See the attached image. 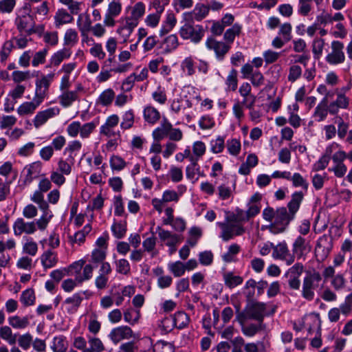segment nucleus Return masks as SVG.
<instances>
[{
	"label": "nucleus",
	"instance_id": "62",
	"mask_svg": "<svg viewBox=\"0 0 352 352\" xmlns=\"http://www.w3.org/2000/svg\"><path fill=\"white\" fill-rule=\"evenodd\" d=\"M15 4V0H1L0 1V12L2 13H10L12 12Z\"/></svg>",
	"mask_w": 352,
	"mask_h": 352
},
{
	"label": "nucleus",
	"instance_id": "17",
	"mask_svg": "<svg viewBox=\"0 0 352 352\" xmlns=\"http://www.w3.org/2000/svg\"><path fill=\"white\" fill-rule=\"evenodd\" d=\"M72 14H72L70 12H68L65 9L58 10L54 16L56 26L59 27L64 24L72 22L74 20Z\"/></svg>",
	"mask_w": 352,
	"mask_h": 352
},
{
	"label": "nucleus",
	"instance_id": "28",
	"mask_svg": "<svg viewBox=\"0 0 352 352\" xmlns=\"http://www.w3.org/2000/svg\"><path fill=\"white\" fill-rule=\"evenodd\" d=\"M14 47L13 40L6 41L0 50V61L5 63Z\"/></svg>",
	"mask_w": 352,
	"mask_h": 352
},
{
	"label": "nucleus",
	"instance_id": "22",
	"mask_svg": "<svg viewBox=\"0 0 352 352\" xmlns=\"http://www.w3.org/2000/svg\"><path fill=\"white\" fill-rule=\"evenodd\" d=\"M176 23L177 19L175 14L173 12L168 13L162 27L160 30V35L163 36L170 32L175 26Z\"/></svg>",
	"mask_w": 352,
	"mask_h": 352
},
{
	"label": "nucleus",
	"instance_id": "10",
	"mask_svg": "<svg viewBox=\"0 0 352 352\" xmlns=\"http://www.w3.org/2000/svg\"><path fill=\"white\" fill-rule=\"evenodd\" d=\"M273 249L272 256L276 259L286 261L287 265H291L294 261V256L290 254L285 242L280 243L276 245L272 244Z\"/></svg>",
	"mask_w": 352,
	"mask_h": 352
},
{
	"label": "nucleus",
	"instance_id": "49",
	"mask_svg": "<svg viewBox=\"0 0 352 352\" xmlns=\"http://www.w3.org/2000/svg\"><path fill=\"white\" fill-rule=\"evenodd\" d=\"M192 11L195 14V21H200L208 15L209 8L204 5H197Z\"/></svg>",
	"mask_w": 352,
	"mask_h": 352
},
{
	"label": "nucleus",
	"instance_id": "55",
	"mask_svg": "<svg viewBox=\"0 0 352 352\" xmlns=\"http://www.w3.org/2000/svg\"><path fill=\"white\" fill-rule=\"evenodd\" d=\"M311 0H299L298 12L302 16H308L312 7Z\"/></svg>",
	"mask_w": 352,
	"mask_h": 352
},
{
	"label": "nucleus",
	"instance_id": "41",
	"mask_svg": "<svg viewBox=\"0 0 352 352\" xmlns=\"http://www.w3.org/2000/svg\"><path fill=\"white\" fill-rule=\"evenodd\" d=\"M151 232L153 233V236L146 239L143 241L142 245L144 248V250L148 252H152L151 256L154 257L157 254V252L154 251L156 245V238L153 236L154 233L152 232V228L151 229Z\"/></svg>",
	"mask_w": 352,
	"mask_h": 352
},
{
	"label": "nucleus",
	"instance_id": "29",
	"mask_svg": "<svg viewBox=\"0 0 352 352\" xmlns=\"http://www.w3.org/2000/svg\"><path fill=\"white\" fill-rule=\"evenodd\" d=\"M78 41V32L74 29H68L64 35V45L66 47L74 46Z\"/></svg>",
	"mask_w": 352,
	"mask_h": 352
},
{
	"label": "nucleus",
	"instance_id": "35",
	"mask_svg": "<svg viewBox=\"0 0 352 352\" xmlns=\"http://www.w3.org/2000/svg\"><path fill=\"white\" fill-rule=\"evenodd\" d=\"M95 265L91 264V263L86 264L82 267V274L80 275L76 276V280L78 283H82L85 280H89L93 276L94 269L95 268Z\"/></svg>",
	"mask_w": 352,
	"mask_h": 352
},
{
	"label": "nucleus",
	"instance_id": "56",
	"mask_svg": "<svg viewBox=\"0 0 352 352\" xmlns=\"http://www.w3.org/2000/svg\"><path fill=\"white\" fill-rule=\"evenodd\" d=\"M59 1L66 6L72 14H78L80 10V3L74 0H59Z\"/></svg>",
	"mask_w": 352,
	"mask_h": 352
},
{
	"label": "nucleus",
	"instance_id": "58",
	"mask_svg": "<svg viewBox=\"0 0 352 352\" xmlns=\"http://www.w3.org/2000/svg\"><path fill=\"white\" fill-rule=\"evenodd\" d=\"M228 152L232 155H237L241 151V142L236 139H232L227 142Z\"/></svg>",
	"mask_w": 352,
	"mask_h": 352
},
{
	"label": "nucleus",
	"instance_id": "64",
	"mask_svg": "<svg viewBox=\"0 0 352 352\" xmlns=\"http://www.w3.org/2000/svg\"><path fill=\"white\" fill-rule=\"evenodd\" d=\"M111 230L116 238L121 239L126 233V225L121 223H115L112 226Z\"/></svg>",
	"mask_w": 352,
	"mask_h": 352
},
{
	"label": "nucleus",
	"instance_id": "32",
	"mask_svg": "<svg viewBox=\"0 0 352 352\" xmlns=\"http://www.w3.org/2000/svg\"><path fill=\"white\" fill-rule=\"evenodd\" d=\"M241 247L236 244L233 243L228 248V252L222 256L223 260L226 263H231L235 261V256L240 252Z\"/></svg>",
	"mask_w": 352,
	"mask_h": 352
},
{
	"label": "nucleus",
	"instance_id": "43",
	"mask_svg": "<svg viewBox=\"0 0 352 352\" xmlns=\"http://www.w3.org/2000/svg\"><path fill=\"white\" fill-rule=\"evenodd\" d=\"M225 284L230 288H233L243 282V278L239 276H235L232 273H228L224 275Z\"/></svg>",
	"mask_w": 352,
	"mask_h": 352
},
{
	"label": "nucleus",
	"instance_id": "1",
	"mask_svg": "<svg viewBox=\"0 0 352 352\" xmlns=\"http://www.w3.org/2000/svg\"><path fill=\"white\" fill-rule=\"evenodd\" d=\"M54 76V73H51L37 80L34 98L32 101L23 103L19 110H34L38 108L47 96L50 84Z\"/></svg>",
	"mask_w": 352,
	"mask_h": 352
},
{
	"label": "nucleus",
	"instance_id": "25",
	"mask_svg": "<svg viewBox=\"0 0 352 352\" xmlns=\"http://www.w3.org/2000/svg\"><path fill=\"white\" fill-rule=\"evenodd\" d=\"M33 77L30 71L15 70L12 73L11 78L16 85H21V82H27Z\"/></svg>",
	"mask_w": 352,
	"mask_h": 352
},
{
	"label": "nucleus",
	"instance_id": "54",
	"mask_svg": "<svg viewBox=\"0 0 352 352\" xmlns=\"http://www.w3.org/2000/svg\"><path fill=\"white\" fill-rule=\"evenodd\" d=\"M245 352H265V347L262 342H248L244 345Z\"/></svg>",
	"mask_w": 352,
	"mask_h": 352
},
{
	"label": "nucleus",
	"instance_id": "15",
	"mask_svg": "<svg viewBox=\"0 0 352 352\" xmlns=\"http://www.w3.org/2000/svg\"><path fill=\"white\" fill-rule=\"evenodd\" d=\"M265 305L263 302H252L246 307V314L249 318L254 319L261 323L264 317Z\"/></svg>",
	"mask_w": 352,
	"mask_h": 352
},
{
	"label": "nucleus",
	"instance_id": "34",
	"mask_svg": "<svg viewBox=\"0 0 352 352\" xmlns=\"http://www.w3.org/2000/svg\"><path fill=\"white\" fill-rule=\"evenodd\" d=\"M42 210L43 211L42 216L35 223V225L37 226L38 228L41 231L46 229L53 217V214L49 209Z\"/></svg>",
	"mask_w": 352,
	"mask_h": 352
},
{
	"label": "nucleus",
	"instance_id": "5",
	"mask_svg": "<svg viewBox=\"0 0 352 352\" xmlns=\"http://www.w3.org/2000/svg\"><path fill=\"white\" fill-rule=\"evenodd\" d=\"M331 51L327 54L326 60L330 65H339L345 60V55L343 52L344 44L338 41H333L331 44Z\"/></svg>",
	"mask_w": 352,
	"mask_h": 352
},
{
	"label": "nucleus",
	"instance_id": "9",
	"mask_svg": "<svg viewBox=\"0 0 352 352\" xmlns=\"http://www.w3.org/2000/svg\"><path fill=\"white\" fill-rule=\"evenodd\" d=\"M304 267L300 263H296L290 267L285 274L289 287L292 289L298 290L300 286V277L302 274Z\"/></svg>",
	"mask_w": 352,
	"mask_h": 352
},
{
	"label": "nucleus",
	"instance_id": "26",
	"mask_svg": "<svg viewBox=\"0 0 352 352\" xmlns=\"http://www.w3.org/2000/svg\"><path fill=\"white\" fill-rule=\"evenodd\" d=\"M171 124L166 121V119H164V122L162 124L161 127H158L155 129L153 132V137L155 140H161L165 136H166L171 129Z\"/></svg>",
	"mask_w": 352,
	"mask_h": 352
},
{
	"label": "nucleus",
	"instance_id": "23",
	"mask_svg": "<svg viewBox=\"0 0 352 352\" xmlns=\"http://www.w3.org/2000/svg\"><path fill=\"white\" fill-rule=\"evenodd\" d=\"M0 337L9 344L14 345L16 342L17 335L13 333L12 329L9 326L6 325L0 327Z\"/></svg>",
	"mask_w": 352,
	"mask_h": 352
},
{
	"label": "nucleus",
	"instance_id": "37",
	"mask_svg": "<svg viewBox=\"0 0 352 352\" xmlns=\"http://www.w3.org/2000/svg\"><path fill=\"white\" fill-rule=\"evenodd\" d=\"M41 169V164L39 162H34L26 166L24 170L26 171V179L32 181L34 176L38 174Z\"/></svg>",
	"mask_w": 352,
	"mask_h": 352
},
{
	"label": "nucleus",
	"instance_id": "60",
	"mask_svg": "<svg viewBox=\"0 0 352 352\" xmlns=\"http://www.w3.org/2000/svg\"><path fill=\"white\" fill-rule=\"evenodd\" d=\"M47 52V49L45 48L43 50L36 52L32 61V65L34 67H37L39 64L44 63Z\"/></svg>",
	"mask_w": 352,
	"mask_h": 352
},
{
	"label": "nucleus",
	"instance_id": "33",
	"mask_svg": "<svg viewBox=\"0 0 352 352\" xmlns=\"http://www.w3.org/2000/svg\"><path fill=\"white\" fill-rule=\"evenodd\" d=\"M107 252L104 249L96 248L93 250L89 262L97 267V265L105 261Z\"/></svg>",
	"mask_w": 352,
	"mask_h": 352
},
{
	"label": "nucleus",
	"instance_id": "59",
	"mask_svg": "<svg viewBox=\"0 0 352 352\" xmlns=\"http://www.w3.org/2000/svg\"><path fill=\"white\" fill-rule=\"evenodd\" d=\"M292 25L289 23H285L280 25L279 34L283 37L285 42H288L292 39Z\"/></svg>",
	"mask_w": 352,
	"mask_h": 352
},
{
	"label": "nucleus",
	"instance_id": "16",
	"mask_svg": "<svg viewBox=\"0 0 352 352\" xmlns=\"http://www.w3.org/2000/svg\"><path fill=\"white\" fill-rule=\"evenodd\" d=\"M138 23V22L129 19V17H126L122 25L118 28L117 33L123 38L124 43L127 41Z\"/></svg>",
	"mask_w": 352,
	"mask_h": 352
},
{
	"label": "nucleus",
	"instance_id": "18",
	"mask_svg": "<svg viewBox=\"0 0 352 352\" xmlns=\"http://www.w3.org/2000/svg\"><path fill=\"white\" fill-rule=\"evenodd\" d=\"M304 195L302 192H296L292 195V200L289 202L287 207L290 216L294 218L295 214L298 210L300 205L303 199Z\"/></svg>",
	"mask_w": 352,
	"mask_h": 352
},
{
	"label": "nucleus",
	"instance_id": "57",
	"mask_svg": "<svg viewBox=\"0 0 352 352\" xmlns=\"http://www.w3.org/2000/svg\"><path fill=\"white\" fill-rule=\"evenodd\" d=\"M90 54L95 58L102 60L105 58L106 54L104 52L102 45L98 43H94L90 49Z\"/></svg>",
	"mask_w": 352,
	"mask_h": 352
},
{
	"label": "nucleus",
	"instance_id": "61",
	"mask_svg": "<svg viewBox=\"0 0 352 352\" xmlns=\"http://www.w3.org/2000/svg\"><path fill=\"white\" fill-rule=\"evenodd\" d=\"M161 14L158 12L148 14L145 19V23L151 28H155L158 25L161 17Z\"/></svg>",
	"mask_w": 352,
	"mask_h": 352
},
{
	"label": "nucleus",
	"instance_id": "14",
	"mask_svg": "<svg viewBox=\"0 0 352 352\" xmlns=\"http://www.w3.org/2000/svg\"><path fill=\"white\" fill-rule=\"evenodd\" d=\"M206 45L208 49L214 50L217 56L221 59L229 51L230 45L221 41H217L214 38L210 37L206 40Z\"/></svg>",
	"mask_w": 352,
	"mask_h": 352
},
{
	"label": "nucleus",
	"instance_id": "31",
	"mask_svg": "<svg viewBox=\"0 0 352 352\" xmlns=\"http://www.w3.org/2000/svg\"><path fill=\"white\" fill-rule=\"evenodd\" d=\"M173 321L177 328L182 329L188 324L189 318L185 312L178 311L174 314Z\"/></svg>",
	"mask_w": 352,
	"mask_h": 352
},
{
	"label": "nucleus",
	"instance_id": "42",
	"mask_svg": "<svg viewBox=\"0 0 352 352\" xmlns=\"http://www.w3.org/2000/svg\"><path fill=\"white\" fill-rule=\"evenodd\" d=\"M168 270L175 277H179L184 274L186 271L185 265L181 261L170 263L168 265Z\"/></svg>",
	"mask_w": 352,
	"mask_h": 352
},
{
	"label": "nucleus",
	"instance_id": "27",
	"mask_svg": "<svg viewBox=\"0 0 352 352\" xmlns=\"http://www.w3.org/2000/svg\"><path fill=\"white\" fill-rule=\"evenodd\" d=\"M8 323L14 329H25L29 324V319L27 316H14L8 318Z\"/></svg>",
	"mask_w": 352,
	"mask_h": 352
},
{
	"label": "nucleus",
	"instance_id": "19",
	"mask_svg": "<svg viewBox=\"0 0 352 352\" xmlns=\"http://www.w3.org/2000/svg\"><path fill=\"white\" fill-rule=\"evenodd\" d=\"M82 301V298L79 294H74L73 296L66 298L64 305L67 307L69 313H74L77 311Z\"/></svg>",
	"mask_w": 352,
	"mask_h": 352
},
{
	"label": "nucleus",
	"instance_id": "6",
	"mask_svg": "<svg viewBox=\"0 0 352 352\" xmlns=\"http://www.w3.org/2000/svg\"><path fill=\"white\" fill-rule=\"evenodd\" d=\"M221 228V237L225 241L232 239L234 236H239L245 232L244 228L239 223L233 222L218 223Z\"/></svg>",
	"mask_w": 352,
	"mask_h": 352
},
{
	"label": "nucleus",
	"instance_id": "53",
	"mask_svg": "<svg viewBox=\"0 0 352 352\" xmlns=\"http://www.w3.org/2000/svg\"><path fill=\"white\" fill-rule=\"evenodd\" d=\"M116 271L119 274L126 275L130 272V264L124 258L119 259L116 261Z\"/></svg>",
	"mask_w": 352,
	"mask_h": 352
},
{
	"label": "nucleus",
	"instance_id": "50",
	"mask_svg": "<svg viewBox=\"0 0 352 352\" xmlns=\"http://www.w3.org/2000/svg\"><path fill=\"white\" fill-rule=\"evenodd\" d=\"M263 324L260 322L258 325L251 324L245 326V324L241 327L243 333L248 337L254 336L258 331L262 329Z\"/></svg>",
	"mask_w": 352,
	"mask_h": 352
},
{
	"label": "nucleus",
	"instance_id": "11",
	"mask_svg": "<svg viewBox=\"0 0 352 352\" xmlns=\"http://www.w3.org/2000/svg\"><path fill=\"white\" fill-rule=\"evenodd\" d=\"M134 337L132 329L128 326H120L114 328L109 333V338L115 344H118L122 340H128Z\"/></svg>",
	"mask_w": 352,
	"mask_h": 352
},
{
	"label": "nucleus",
	"instance_id": "39",
	"mask_svg": "<svg viewBox=\"0 0 352 352\" xmlns=\"http://www.w3.org/2000/svg\"><path fill=\"white\" fill-rule=\"evenodd\" d=\"M54 352H66L67 349V344L63 336L55 337L51 346Z\"/></svg>",
	"mask_w": 352,
	"mask_h": 352
},
{
	"label": "nucleus",
	"instance_id": "44",
	"mask_svg": "<svg viewBox=\"0 0 352 352\" xmlns=\"http://www.w3.org/2000/svg\"><path fill=\"white\" fill-rule=\"evenodd\" d=\"M91 226L90 224H87L82 230L77 232L74 236L72 241L74 243L80 245L84 243L86 236L91 232Z\"/></svg>",
	"mask_w": 352,
	"mask_h": 352
},
{
	"label": "nucleus",
	"instance_id": "63",
	"mask_svg": "<svg viewBox=\"0 0 352 352\" xmlns=\"http://www.w3.org/2000/svg\"><path fill=\"white\" fill-rule=\"evenodd\" d=\"M44 41L52 46L57 45L58 42V36L56 32H47L43 34Z\"/></svg>",
	"mask_w": 352,
	"mask_h": 352
},
{
	"label": "nucleus",
	"instance_id": "4",
	"mask_svg": "<svg viewBox=\"0 0 352 352\" xmlns=\"http://www.w3.org/2000/svg\"><path fill=\"white\" fill-rule=\"evenodd\" d=\"M179 33L183 39H190L195 43H199L204 36V30L201 26L194 27L190 23H185L182 26Z\"/></svg>",
	"mask_w": 352,
	"mask_h": 352
},
{
	"label": "nucleus",
	"instance_id": "20",
	"mask_svg": "<svg viewBox=\"0 0 352 352\" xmlns=\"http://www.w3.org/2000/svg\"><path fill=\"white\" fill-rule=\"evenodd\" d=\"M41 261L44 268H52L58 262L57 254L52 250H47L41 255Z\"/></svg>",
	"mask_w": 352,
	"mask_h": 352
},
{
	"label": "nucleus",
	"instance_id": "38",
	"mask_svg": "<svg viewBox=\"0 0 352 352\" xmlns=\"http://www.w3.org/2000/svg\"><path fill=\"white\" fill-rule=\"evenodd\" d=\"M145 9V5L142 2L136 3L132 8L131 16L129 19L138 22V20L144 14Z\"/></svg>",
	"mask_w": 352,
	"mask_h": 352
},
{
	"label": "nucleus",
	"instance_id": "8",
	"mask_svg": "<svg viewBox=\"0 0 352 352\" xmlns=\"http://www.w3.org/2000/svg\"><path fill=\"white\" fill-rule=\"evenodd\" d=\"M122 6L119 0H112L107 7L104 18V24L107 27H113L116 25L115 18L120 15Z\"/></svg>",
	"mask_w": 352,
	"mask_h": 352
},
{
	"label": "nucleus",
	"instance_id": "24",
	"mask_svg": "<svg viewBox=\"0 0 352 352\" xmlns=\"http://www.w3.org/2000/svg\"><path fill=\"white\" fill-rule=\"evenodd\" d=\"M32 19L31 16H22L16 20L17 28L19 31H25L31 34L33 30L32 28Z\"/></svg>",
	"mask_w": 352,
	"mask_h": 352
},
{
	"label": "nucleus",
	"instance_id": "2",
	"mask_svg": "<svg viewBox=\"0 0 352 352\" xmlns=\"http://www.w3.org/2000/svg\"><path fill=\"white\" fill-rule=\"evenodd\" d=\"M322 276L318 272L307 271L302 280V296L307 300H312L315 296V291L319 287Z\"/></svg>",
	"mask_w": 352,
	"mask_h": 352
},
{
	"label": "nucleus",
	"instance_id": "40",
	"mask_svg": "<svg viewBox=\"0 0 352 352\" xmlns=\"http://www.w3.org/2000/svg\"><path fill=\"white\" fill-rule=\"evenodd\" d=\"M59 98L60 104L64 107H67L77 99V94L76 91H65Z\"/></svg>",
	"mask_w": 352,
	"mask_h": 352
},
{
	"label": "nucleus",
	"instance_id": "30",
	"mask_svg": "<svg viewBox=\"0 0 352 352\" xmlns=\"http://www.w3.org/2000/svg\"><path fill=\"white\" fill-rule=\"evenodd\" d=\"M241 32V26L237 23L232 25V28L228 29L223 36L226 43L230 45L233 43L235 36L240 34Z\"/></svg>",
	"mask_w": 352,
	"mask_h": 352
},
{
	"label": "nucleus",
	"instance_id": "51",
	"mask_svg": "<svg viewBox=\"0 0 352 352\" xmlns=\"http://www.w3.org/2000/svg\"><path fill=\"white\" fill-rule=\"evenodd\" d=\"M18 344L23 350H28L32 344L33 338L29 333L19 336L18 338Z\"/></svg>",
	"mask_w": 352,
	"mask_h": 352
},
{
	"label": "nucleus",
	"instance_id": "21",
	"mask_svg": "<svg viewBox=\"0 0 352 352\" xmlns=\"http://www.w3.org/2000/svg\"><path fill=\"white\" fill-rule=\"evenodd\" d=\"M71 55L72 51L69 47H65L60 50H58L52 56L50 60L51 64L54 66H58L63 60L69 58Z\"/></svg>",
	"mask_w": 352,
	"mask_h": 352
},
{
	"label": "nucleus",
	"instance_id": "3",
	"mask_svg": "<svg viewBox=\"0 0 352 352\" xmlns=\"http://www.w3.org/2000/svg\"><path fill=\"white\" fill-rule=\"evenodd\" d=\"M293 219L294 217L290 216L286 208H279L276 210L274 220L269 226V230L274 234L283 232Z\"/></svg>",
	"mask_w": 352,
	"mask_h": 352
},
{
	"label": "nucleus",
	"instance_id": "46",
	"mask_svg": "<svg viewBox=\"0 0 352 352\" xmlns=\"http://www.w3.org/2000/svg\"><path fill=\"white\" fill-rule=\"evenodd\" d=\"M154 352H174L173 345L164 340H158L153 346Z\"/></svg>",
	"mask_w": 352,
	"mask_h": 352
},
{
	"label": "nucleus",
	"instance_id": "45",
	"mask_svg": "<svg viewBox=\"0 0 352 352\" xmlns=\"http://www.w3.org/2000/svg\"><path fill=\"white\" fill-rule=\"evenodd\" d=\"M165 50L167 52L175 50L179 45L178 38L176 34H170L166 37L164 41Z\"/></svg>",
	"mask_w": 352,
	"mask_h": 352
},
{
	"label": "nucleus",
	"instance_id": "36",
	"mask_svg": "<svg viewBox=\"0 0 352 352\" xmlns=\"http://www.w3.org/2000/svg\"><path fill=\"white\" fill-rule=\"evenodd\" d=\"M115 97V94L111 89L104 90L97 100L98 104L103 106H107L111 104Z\"/></svg>",
	"mask_w": 352,
	"mask_h": 352
},
{
	"label": "nucleus",
	"instance_id": "47",
	"mask_svg": "<svg viewBox=\"0 0 352 352\" xmlns=\"http://www.w3.org/2000/svg\"><path fill=\"white\" fill-rule=\"evenodd\" d=\"M21 301L25 306H30L34 303L35 295L32 289H28L23 292L21 296Z\"/></svg>",
	"mask_w": 352,
	"mask_h": 352
},
{
	"label": "nucleus",
	"instance_id": "52",
	"mask_svg": "<svg viewBox=\"0 0 352 352\" xmlns=\"http://www.w3.org/2000/svg\"><path fill=\"white\" fill-rule=\"evenodd\" d=\"M54 115L53 111H40L34 119V126L38 128L43 124L48 118Z\"/></svg>",
	"mask_w": 352,
	"mask_h": 352
},
{
	"label": "nucleus",
	"instance_id": "48",
	"mask_svg": "<svg viewBox=\"0 0 352 352\" xmlns=\"http://www.w3.org/2000/svg\"><path fill=\"white\" fill-rule=\"evenodd\" d=\"M40 190L35 191L31 197V200L37 204L41 210H47L49 208L48 204L44 200V197Z\"/></svg>",
	"mask_w": 352,
	"mask_h": 352
},
{
	"label": "nucleus",
	"instance_id": "13",
	"mask_svg": "<svg viewBox=\"0 0 352 352\" xmlns=\"http://www.w3.org/2000/svg\"><path fill=\"white\" fill-rule=\"evenodd\" d=\"M311 247L309 242L302 236H298L292 245V255L298 258L305 256L311 251Z\"/></svg>",
	"mask_w": 352,
	"mask_h": 352
},
{
	"label": "nucleus",
	"instance_id": "7",
	"mask_svg": "<svg viewBox=\"0 0 352 352\" xmlns=\"http://www.w3.org/2000/svg\"><path fill=\"white\" fill-rule=\"evenodd\" d=\"M331 248L332 239L331 236L324 234L320 237L315 248V255L317 260L319 261H324Z\"/></svg>",
	"mask_w": 352,
	"mask_h": 352
},
{
	"label": "nucleus",
	"instance_id": "12",
	"mask_svg": "<svg viewBox=\"0 0 352 352\" xmlns=\"http://www.w3.org/2000/svg\"><path fill=\"white\" fill-rule=\"evenodd\" d=\"M14 234L16 236L22 234H32L36 231L34 221L26 222L22 218L16 220L13 226Z\"/></svg>",
	"mask_w": 352,
	"mask_h": 352
}]
</instances>
